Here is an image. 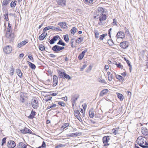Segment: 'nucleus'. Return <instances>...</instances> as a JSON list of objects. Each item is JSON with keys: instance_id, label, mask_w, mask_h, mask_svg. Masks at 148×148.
<instances>
[{"instance_id": "nucleus-1", "label": "nucleus", "mask_w": 148, "mask_h": 148, "mask_svg": "<svg viewBox=\"0 0 148 148\" xmlns=\"http://www.w3.org/2000/svg\"><path fill=\"white\" fill-rule=\"evenodd\" d=\"M137 143L140 147L143 148H148V144L145 141L144 138L142 136L138 137L137 140Z\"/></svg>"}, {"instance_id": "nucleus-2", "label": "nucleus", "mask_w": 148, "mask_h": 148, "mask_svg": "<svg viewBox=\"0 0 148 148\" xmlns=\"http://www.w3.org/2000/svg\"><path fill=\"white\" fill-rule=\"evenodd\" d=\"M100 16L99 15V14H98L99 17H98V15L94 16V18H96L97 17V18H99V22L98 23V24L100 25H103V23L102 22V21L106 20V16L105 14H103V13L99 14Z\"/></svg>"}, {"instance_id": "nucleus-3", "label": "nucleus", "mask_w": 148, "mask_h": 148, "mask_svg": "<svg viewBox=\"0 0 148 148\" xmlns=\"http://www.w3.org/2000/svg\"><path fill=\"white\" fill-rule=\"evenodd\" d=\"M110 137L108 136L104 137L103 138V141L104 145L105 146H108L110 145Z\"/></svg>"}, {"instance_id": "nucleus-4", "label": "nucleus", "mask_w": 148, "mask_h": 148, "mask_svg": "<svg viewBox=\"0 0 148 148\" xmlns=\"http://www.w3.org/2000/svg\"><path fill=\"white\" fill-rule=\"evenodd\" d=\"M64 47H60L57 45H55L53 46L52 48V50L56 53L58 52L60 50L64 49Z\"/></svg>"}, {"instance_id": "nucleus-5", "label": "nucleus", "mask_w": 148, "mask_h": 148, "mask_svg": "<svg viewBox=\"0 0 148 148\" xmlns=\"http://www.w3.org/2000/svg\"><path fill=\"white\" fill-rule=\"evenodd\" d=\"M32 107L34 109H37L38 107V103L37 100L35 99H33L31 101Z\"/></svg>"}, {"instance_id": "nucleus-6", "label": "nucleus", "mask_w": 148, "mask_h": 148, "mask_svg": "<svg viewBox=\"0 0 148 148\" xmlns=\"http://www.w3.org/2000/svg\"><path fill=\"white\" fill-rule=\"evenodd\" d=\"M16 145L15 143L13 140H10L7 143V147L8 148H13Z\"/></svg>"}, {"instance_id": "nucleus-7", "label": "nucleus", "mask_w": 148, "mask_h": 148, "mask_svg": "<svg viewBox=\"0 0 148 148\" xmlns=\"http://www.w3.org/2000/svg\"><path fill=\"white\" fill-rule=\"evenodd\" d=\"M6 37L9 39L11 41L13 40L14 39V35L13 34L11 33L10 32L7 31L5 35Z\"/></svg>"}, {"instance_id": "nucleus-8", "label": "nucleus", "mask_w": 148, "mask_h": 148, "mask_svg": "<svg viewBox=\"0 0 148 148\" xmlns=\"http://www.w3.org/2000/svg\"><path fill=\"white\" fill-rule=\"evenodd\" d=\"M3 50L4 52L7 54H9L12 51V47L11 46L8 45L5 47L3 48Z\"/></svg>"}, {"instance_id": "nucleus-9", "label": "nucleus", "mask_w": 148, "mask_h": 148, "mask_svg": "<svg viewBox=\"0 0 148 148\" xmlns=\"http://www.w3.org/2000/svg\"><path fill=\"white\" fill-rule=\"evenodd\" d=\"M26 94L21 92L20 94V101L21 103H24L25 101V98H26Z\"/></svg>"}, {"instance_id": "nucleus-10", "label": "nucleus", "mask_w": 148, "mask_h": 148, "mask_svg": "<svg viewBox=\"0 0 148 148\" xmlns=\"http://www.w3.org/2000/svg\"><path fill=\"white\" fill-rule=\"evenodd\" d=\"M129 43L127 41H124L121 42L120 44V46L123 49L127 48L129 46Z\"/></svg>"}, {"instance_id": "nucleus-11", "label": "nucleus", "mask_w": 148, "mask_h": 148, "mask_svg": "<svg viewBox=\"0 0 148 148\" xmlns=\"http://www.w3.org/2000/svg\"><path fill=\"white\" fill-rule=\"evenodd\" d=\"M116 37L118 38H120L123 39L124 38L125 35L123 32L121 31H119L116 34Z\"/></svg>"}, {"instance_id": "nucleus-12", "label": "nucleus", "mask_w": 148, "mask_h": 148, "mask_svg": "<svg viewBox=\"0 0 148 148\" xmlns=\"http://www.w3.org/2000/svg\"><path fill=\"white\" fill-rule=\"evenodd\" d=\"M53 86H56L58 82V77L55 75H54L53 77Z\"/></svg>"}, {"instance_id": "nucleus-13", "label": "nucleus", "mask_w": 148, "mask_h": 148, "mask_svg": "<svg viewBox=\"0 0 148 148\" xmlns=\"http://www.w3.org/2000/svg\"><path fill=\"white\" fill-rule=\"evenodd\" d=\"M78 98V97H76V96L75 95H73L72 96L71 98V100L73 106H74V104L76 102Z\"/></svg>"}, {"instance_id": "nucleus-14", "label": "nucleus", "mask_w": 148, "mask_h": 148, "mask_svg": "<svg viewBox=\"0 0 148 148\" xmlns=\"http://www.w3.org/2000/svg\"><path fill=\"white\" fill-rule=\"evenodd\" d=\"M87 51V49H85L83 51L79 56L78 57V59L79 60H82L84 57Z\"/></svg>"}, {"instance_id": "nucleus-15", "label": "nucleus", "mask_w": 148, "mask_h": 148, "mask_svg": "<svg viewBox=\"0 0 148 148\" xmlns=\"http://www.w3.org/2000/svg\"><path fill=\"white\" fill-rule=\"evenodd\" d=\"M43 33H42L39 37V39L40 40H43L46 36L47 33L45 32H43Z\"/></svg>"}, {"instance_id": "nucleus-16", "label": "nucleus", "mask_w": 148, "mask_h": 148, "mask_svg": "<svg viewBox=\"0 0 148 148\" xmlns=\"http://www.w3.org/2000/svg\"><path fill=\"white\" fill-rule=\"evenodd\" d=\"M28 42V41L27 40H25L24 41L21 42L19 43L17 47L19 48L25 45Z\"/></svg>"}, {"instance_id": "nucleus-17", "label": "nucleus", "mask_w": 148, "mask_h": 148, "mask_svg": "<svg viewBox=\"0 0 148 148\" xmlns=\"http://www.w3.org/2000/svg\"><path fill=\"white\" fill-rule=\"evenodd\" d=\"M57 2L58 5L64 6L65 5L66 1L65 0H56Z\"/></svg>"}, {"instance_id": "nucleus-18", "label": "nucleus", "mask_w": 148, "mask_h": 148, "mask_svg": "<svg viewBox=\"0 0 148 148\" xmlns=\"http://www.w3.org/2000/svg\"><path fill=\"white\" fill-rule=\"evenodd\" d=\"M18 148H26L27 146L23 142H20L17 145Z\"/></svg>"}, {"instance_id": "nucleus-19", "label": "nucleus", "mask_w": 148, "mask_h": 148, "mask_svg": "<svg viewBox=\"0 0 148 148\" xmlns=\"http://www.w3.org/2000/svg\"><path fill=\"white\" fill-rule=\"evenodd\" d=\"M20 131L21 133L23 134L29 133L31 132L30 130L27 128H25L23 129L20 130Z\"/></svg>"}, {"instance_id": "nucleus-20", "label": "nucleus", "mask_w": 148, "mask_h": 148, "mask_svg": "<svg viewBox=\"0 0 148 148\" xmlns=\"http://www.w3.org/2000/svg\"><path fill=\"white\" fill-rule=\"evenodd\" d=\"M16 72L20 78H22V77L23 73L20 69H17L16 70Z\"/></svg>"}, {"instance_id": "nucleus-21", "label": "nucleus", "mask_w": 148, "mask_h": 148, "mask_svg": "<svg viewBox=\"0 0 148 148\" xmlns=\"http://www.w3.org/2000/svg\"><path fill=\"white\" fill-rule=\"evenodd\" d=\"M89 115L90 117L93 118L95 115V114L94 112V110L92 109L89 110Z\"/></svg>"}, {"instance_id": "nucleus-22", "label": "nucleus", "mask_w": 148, "mask_h": 148, "mask_svg": "<svg viewBox=\"0 0 148 148\" xmlns=\"http://www.w3.org/2000/svg\"><path fill=\"white\" fill-rule=\"evenodd\" d=\"M66 23L65 22L60 23L58 24V25L60 26L62 28L64 29H65L67 27L66 26Z\"/></svg>"}, {"instance_id": "nucleus-23", "label": "nucleus", "mask_w": 148, "mask_h": 148, "mask_svg": "<svg viewBox=\"0 0 148 148\" xmlns=\"http://www.w3.org/2000/svg\"><path fill=\"white\" fill-rule=\"evenodd\" d=\"M141 132L144 135L146 136L148 135V130L147 129L145 128L142 129Z\"/></svg>"}, {"instance_id": "nucleus-24", "label": "nucleus", "mask_w": 148, "mask_h": 148, "mask_svg": "<svg viewBox=\"0 0 148 148\" xmlns=\"http://www.w3.org/2000/svg\"><path fill=\"white\" fill-rule=\"evenodd\" d=\"M108 91V89H104L102 91H101L100 93V95L101 96H103L104 95L107 93Z\"/></svg>"}, {"instance_id": "nucleus-25", "label": "nucleus", "mask_w": 148, "mask_h": 148, "mask_svg": "<svg viewBox=\"0 0 148 148\" xmlns=\"http://www.w3.org/2000/svg\"><path fill=\"white\" fill-rule=\"evenodd\" d=\"M55 28V27L53 26L50 25L45 27L43 29V32H45L47 30L50 29H53Z\"/></svg>"}, {"instance_id": "nucleus-26", "label": "nucleus", "mask_w": 148, "mask_h": 148, "mask_svg": "<svg viewBox=\"0 0 148 148\" xmlns=\"http://www.w3.org/2000/svg\"><path fill=\"white\" fill-rule=\"evenodd\" d=\"M36 114V112L32 111L29 116H28V118L30 119H32L34 118V116Z\"/></svg>"}, {"instance_id": "nucleus-27", "label": "nucleus", "mask_w": 148, "mask_h": 148, "mask_svg": "<svg viewBox=\"0 0 148 148\" xmlns=\"http://www.w3.org/2000/svg\"><path fill=\"white\" fill-rule=\"evenodd\" d=\"M9 72V74L10 75L12 76L13 75L14 72V69L12 66H11L10 67Z\"/></svg>"}, {"instance_id": "nucleus-28", "label": "nucleus", "mask_w": 148, "mask_h": 148, "mask_svg": "<svg viewBox=\"0 0 148 148\" xmlns=\"http://www.w3.org/2000/svg\"><path fill=\"white\" fill-rule=\"evenodd\" d=\"M27 62L29 66V67L32 68V69H35L36 68V66L34 64H33L31 62L28 61H27Z\"/></svg>"}, {"instance_id": "nucleus-29", "label": "nucleus", "mask_w": 148, "mask_h": 148, "mask_svg": "<svg viewBox=\"0 0 148 148\" xmlns=\"http://www.w3.org/2000/svg\"><path fill=\"white\" fill-rule=\"evenodd\" d=\"M79 114H80L79 111L77 110L76 111V112L75 113L74 115L80 121L79 119H81V118L79 115Z\"/></svg>"}, {"instance_id": "nucleus-30", "label": "nucleus", "mask_w": 148, "mask_h": 148, "mask_svg": "<svg viewBox=\"0 0 148 148\" xmlns=\"http://www.w3.org/2000/svg\"><path fill=\"white\" fill-rule=\"evenodd\" d=\"M16 3V1H12L10 4V6L11 8H14L15 7Z\"/></svg>"}, {"instance_id": "nucleus-31", "label": "nucleus", "mask_w": 148, "mask_h": 148, "mask_svg": "<svg viewBox=\"0 0 148 148\" xmlns=\"http://www.w3.org/2000/svg\"><path fill=\"white\" fill-rule=\"evenodd\" d=\"M58 73L59 74V75L60 78H64V76L65 73V72H62L60 71H59Z\"/></svg>"}, {"instance_id": "nucleus-32", "label": "nucleus", "mask_w": 148, "mask_h": 148, "mask_svg": "<svg viewBox=\"0 0 148 148\" xmlns=\"http://www.w3.org/2000/svg\"><path fill=\"white\" fill-rule=\"evenodd\" d=\"M39 49L40 50L44 51H45V49L44 46L42 45H40L39 46Z\"/></svg>"}, {"instance_id": "nucleus-33", "label": "nucleus", "mask_w": 148, "mask_h": 148, "mask_svg": "<svg viewBox=\"0 0 148 148\" xmlns=\"http://www.w3.org/2000/svg\"><path fill=\"white\" fill-rule=\"evenodd\" d=\"M64 38L66 42H68L69 41V38L68 35L66 34L64 36Z\"/></svg>"}, {"instance_id": "nucleus-34", "label": "nucleus", "mask_w": 148, "mask_h": 148, "mask_svg": "<svg viewBox=\"0 0 148 148\" xmlns=\"http://www.w3.org/2000/svg\"><path fill=\"white\" fill-rule=\"evenodd\" d=\"M69 125V123H65L61 127V129H64L66 127H68Z\"/></svg>"}, {"instance_id": "nucleus-35", "label": "nucleus", "mask_w": 148, "mask_h": 148, "mask_svg": "<svg viewBox=\"0 0 148 148\" xmlns=\"http://www.w3.org/2000/svg\"><path fill=\"white\" fill-rule=\"evenodd\" d=\"M83 38H78L76 40V42L77 43H80L83 40Z\"/></svg>"}, {"instance_id": "nucleus-36", "label": "nucleus", "mask_w": 148, "mask_h": 148, "mask_svg": "<svg viewBox=\"0 0 148 148\" xmlns=\"http://www.w3.org/2000/svg\"><path fill=\"white\" fill-rule=\"evenodd\" d=\"M58 45H60L63 46H65V44L62 41V40H59L57 43Z\"/></svg>"}, {"instance_id": "nucleus-37", "label": "nucleus", "mask_w": 148, "mask_h": 148, "mask_svg": "<svg viewBox=\"0 0 148 148\" xmlns=\"http://www.w3.org/2000/svg\"><path fill=\"white\" fill-rule=\"evenodd\" d=\"M98 10L100 14H101L103 13V8L101 7H99L98 8Z\"/></svg>"}, {"instance_id": "nucleus-38", "label": "nucleus", "mask_w": 148, "mask_h": 148, "mask_svg": "<svg viewBox=\"0 0 148 148\" xmlns=\"http://www.w3.org/2000/svg\"><path fill=\"white\" fill-rule=\"evenodd\" d=\"M71 32L72 34H74L76 32V29L75 27H73L71 29Z\"/></svg>"}, {"instance_id": "nucleus-39", "label": "nucleus", "mask_w": 148, "mask_h": 148, "mask_svg": "<svg viewBox=\"0 0 148 148\" xmlns=\"http://www.w3.org/2000/svg\"><path fill=\"white\" fill-rule=\"evenodd\" d=\"M9 3V1L7 0H5L3 1L2 5H6Z\"/></svg>"}, {"instance_id": "nucleus-40", "label": "nucleus", "mask_w": 148, "mask_h": 148, "mask_svg": "<svg viewBox=\"0 0 148 148\" xmlns=\"http://www.w3.org/2000/svg\"><path fill=\"white\" fill-rule=\"evenodd\" d=\"M118 97L120 99V100L122 101L123 100V96L122 94L119 93V94L118 95Z\"/></svg>"}, {"instance_id": "nucleus-41", "label": "nucleus", "mask_w": 148, "mask_h": 148, "mask_svg": "<svg viewBox=\"0 0 148 148\" xmlns=\"http://www.w3.org/2000/svg\"><path fill=\"white\" fill-rule=\"evenodd\" d=\"M46 144L45 142L43 141L42 143V145L39 147L38 148H45Z\"/></svg>"}, {"instance_id": "nucleus-42", "label": "nucleus", "mask_w": 148, "mask_h": 148, "mask_svg": "<svg viewBox=\"0 0 148 148\" xmlns=\"http://www.w3.org/2000/svg\"><path fill=\"white\" fill-rule=\"evenodd\" d=\"M107 35V34H103L100 35L99 37V40H102Z\"/></svg>"}, {"instance_id": "nucleus-43", "label": "nucleus", "mask_w": 148, "mask_h": 148, "mask_svg": "<svg viewBox=\"0 0 148 148\" xmlns=\"http://www.w3.org/2000/svg\"><path fill=\"white\" fill-rule=\"evenodd\" d=\"M65 78L66 79H71V77L68 74H66V73L64 76V78Z\"/></svg>"}, {"instance_id": "nucleus-44", "label": "nucleus", "mask_w": 148, "mask_h": 148, "mask_svg": "<svg viewBox=\"0 0 148 148\" xmlns=\"http://www.w3.org/2000/svg\"><path fill=\"white\" fill-rule=\"evenodd\" d=\"M6 139V138L5 137L4 138H3L2 140V143L1 144V145L2 146H3L4 145V144L5 143Z\"/></svg>"}, {"instance_id": "nucleus-45", "label": "nucleus", "mask_w": 148, "mask_h": 148, "mask_svg": "<svg viewBox=\"0 0 148 148\" xmlns=\"http://www.w3.org/2000/svg\"><path fill=\"white\" fill-rule=\"evenodd\" d=\"M12 28V26L10 25L9 22L8 23V25L7 29V31L10 32V30Z\"/></svg>"}, {"instance_id": "nucleus-46", "label": "nucleus", "mask_w": 148, "mask_h": 148, "mask_svg": "<svg viewBox=\"0 0 148 148\" xmlns=\"http://www.w3.org/2000/svg\"><path fill=\"white\" fill-rule=\"evenodd\" d=\"M59 37V36H55L53 37L52 39L55 41V42L56 41H57Z\"/></svg>"}, {"instance_id": "nucleus-47", "label": "nucleus", "mask_w": 148, "mask_h": 148, "mask_svg": "<svg viewBox=\"0 0 148 148\" xmlns=\"http://www.w3.org/2000/svg\"><path fill=\"white\" fill-rule=\"evenodd\" d=\"M5 17V19L7 21H8L9 20V18L8 17V14H5L4 15Z\"/></svg>"}, {"instance_id": "nucleus-48", "label": "nucleus", "mask_w": 148, "mask_h": 148, "mask_svg": "<svg viewBox=\"0 0 148 148\" xmlns=\"http://www.w3.org/2000/svg\"><path fill=\"white\" fill-rule=\"evenodd\" d=\"M116 78L119 80H122L123 79V77L119 75H116Z\"/></svg>"}, {"instance_id": "nucleus-49", "label": "nucleus", "mask_w": 148, "mask_h": 148, "mask_svg": "<svg viewBox=\"0 0 148 148\" xmlns=\"http://www.w3.org/2000/svg\"><path fill=\"white\" fill-rule=\"evenodd\" d=\"M108 42L109 45L111 46L113 45L114 44L113 42L111 40H108Z\"/></svg>"}, {"instance_id": "nucleus-50", "label": "nucleus", "mask_w": 148, "mask_h": 148, "mask_svg": "<svg viewBox=\"0 0 148 148\" xmlns=\"http://www.w3.org/2000/svg\"><path fill=\"white\" fill-rule=\"evenodd\" d=\"M58 104L61 106H62L64 107L65 105V103L63 102H62L61 101H60L58 102Z\"/></svg>"}, {"instance_id": "nucleus-51", "label": "nucleus", "mask_w": 148, "mask_h": 148, "mask_svg": "<svg viewBox=\"0 0 148 148\" xmlns=\"http://www.w3.org/2000/svg\"><path fill=\"white\" fill-rule=\"evenodd\" d=\"M99 82L103 83H106L105 80L102 78L99 79Z\"/></svg>"}, {"instance_id": "nucleus-52", "label": "nucleus", "mask_w": 148, "mask_h": 148, "mask_svg": "<svg viewBox=\"0 0 148 148\" xmlns=\"http://www.w3.org/2000/svg\"><path fill=\"white\" fill-rule=\"evenodd\" d=\"M126 62L127 63L128 65L129 66L130 69L131 71V69H132V66L131 65L129 61L128 60H126Z\"/></svg>"}, {"instance_id": "nucleus-53", "label": "nucleus", "mask_w": 148, "mask_h": 148, "mask_svg": "<svg viewBox=\"0 0 148 148\" xmlns=\"http://www.w3.org/2000/svg\"><path fill=\"white\" fill-rule=\"evenodd\" d=\"M28 58L29 59L31 60L32 62H33L34 61V59L30 54H28Z\"/></svg>"}, {"instance_id": "nucleus-54", "label": "nucleus", "mask_w": 148, "mask_h": 148, "mask_svg": "<svg viewBox=\"0 0 148 148\" xmlns=\"http://www.w3.org/2000/svg\"><path fill=\"white\" fill-rule=\"evenodd\" d=\"M116 66L117 67L121 68H122L123 67V66H122L120 63H118V64H117Z\"/></svg>"}, {"instance_id": "nucleus-55", "label": "nucleus", "mask_w": 148, "mask_h": 148, "mask_svg": "<svg viewBox=\"0 0 148 148\" xmlns=\"http://www.w3.org/2000/svg\"><path fill=\"white\" fill-rule=\"evenodd\" d=\"M99 33L98 32H95V37L96 38H99Z\"/></svg>"}, {"instance_id": "nucleus-56", "label": "nucleus", "mask_w": 148, "mask_h": 148, "mask_svg": "<svg viewBox=\"0 0 148 148\" xmlns=\"http://www.w3.org/2000/svg\"><path fill=\"white\" fill-rule=\"evenodd\" d=\"M84 110H85L87 108V104L86 103H84L82 105Z\"/></svg>"}, {"instance_id": "nucleus-57", "label": "nucleus", "mask_w": 148, "mask_h": 148, "mask_svg": "<svg viewBox=\"0 0 148 148\" xmlns=\"http://www.w3.org/2000/svg\"><path fill=\"white\" fill-rule=\"evenodd\" d=\"M112 77H113V75H112V74H111L110 75V77L108 76V80H109L110 81H111L112 79Z\"/></svg>"}, {"instance_id": "nucleus-58", "label": "nucleus", "mask_w": 148, "mask_h": 148, "mask_svg": "<svg viewBox=\"0 0 148 148\" xmlns=\"http://www.w3.org/2000/svg\"><path fill=\"white\" fill-rule=\"evenodd\" d=\"M73 137H74L75 136H77L78 135H79L80 133H73Z\"/></svg>"}, {"instance_id": "nucleus-59", "label": "nucleus", "mask_w": 148, "mask_h": 148, "mask_svg": "<svg viewBox=\"0 0 148 148\" xmlns=\"http://www.w3.org/2000/svg\"><path fill=\"white\" fill-rule=\"evenodd\" d=\"M87 66V65L86 64L84 65L80 69V70L82 71Z\"/></svg>"}, {"instance_id": "nucleus-60", "label": "nucleus", "mask_w": 148, "mask_h": 148, "mask_svg": "<svg viewBox=\"0 0 148 148\" xmlns=\"http://www.w3.org/2000/svg\"><path fill=\"white\" fill-rule=\"evenodd\" d=\"M65 145L62 144H60L59 145H58L56 147V148H58L59 147H65Z\"/></svg>"}, {"instance_id": "nucleus-61", "label": "nucleus", "mask_w": 148, "mask_h": 148, "mask_svg": "<svg viewBox=\"0 0 148 148\" xmlns=\"http://www.w3.org/2000/svg\"><path fill=\"white\" fill-rule=\"evenodd\" d=\"M55 42V41L53 40L52 39H51L49 41V43L51 45L54 44Z\"/></svg>"}, {"instance_id": "nucleus-62", "label": "nucleus", "mask_w": 148, "mask_h": 148, "mask_svg": "<svg viewBox=\"0 0 148 148\" xmlns=\"http://www.w3.org/2000/svg\"><path fill=\"white\" fill-rule=\"evenodd\" d=\"M112 131L113 133L115 135H116L117 134L118 132L114 129L112 130Z\"/></svg>"}, {"instance_id": "nucleus-63", "label": "nucleus", "mask_w": 148, "mask_h": 148, "mask_svg": "<svg viewBox=\"0 0 148 148\" xmlns=\"http://www.w3.org/2000/svg\"><path fill=\"white\" fill-rule=\"evenodd\" d=\"M124 29L125 31V32L126 33H127V34L129 33V31L128 30V29L127 28H126V27H125Z\"/></svg>"}, {"instance_id": "nucleus-64", "label": "nucleus", "mask_w": 148, "mask_h": 148, "mask_svg": "<svg viewBox=\"0 0 148 148\" xmlns=\"http://www.w3.org/2000/svg\"><path fill=\"white\" fill-rule=\"evenodd\" d=\"M51 98H52V97H49V98H46L45 101H49L51 99Z\"/></svg>"}]
</instances>
